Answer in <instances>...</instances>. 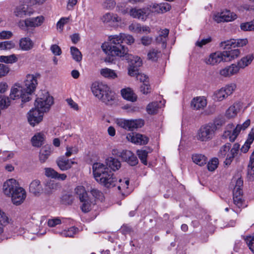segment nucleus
Returning <instances> with one entry per match:
<instances>
[{"label":"nucleus","mask_w":254,"mask_h":254,"mask_svg":"<svg viewBox=\"0 0 254 254\" xmlns=\"http://www.w3.org/2000/svg\"><path fill=\"white\" fill-rule=\"evenodd\" d=\"M249 249L254 253V235L246 236L244 238Z\"/></svg>","instance_id":"58"},{"label":"nucleus","mask_w":254,"mask_h":254,"mask_svg":"<svg viewBox=\"0 0 254 254\" xmlns=\"http://www.w3.org/2000/svg\"><path fill=\"white\" fill-rule=\"evenodd\" d=\"M248 43L247 39H231L221 42V47L224 49H229L230 47L235 48L236 47H243Z\"/></svg>","instance_id":"19"},{"label":"nucleus","mask_w":254,"mask_h":254,"mask_svg":"<svg viewBox=\"0 0 254 254\" xmlns=\"http://www.w3.org/2000/svg\"><path fill=\"white\" fill-rule=\"evenodd\" d=\"M45 135L43 132L36 133L31 138V142L32 145L36 147H40L44 142Z\"/></svg>","instance_id":"30"},{"label":"nucleus","mask_w":254,"mask_h":254,"mask_svg":"<svg viewBox=\"0 0 254 254\" xmlns=\"http://www.w3.org/2000/svg\"><path fill=\"white\" fill-rule=\"evenodd\" d=\"M122 36L123 42H125L128 45H130L134 42V39L130 35L122 33Z\"/></svg>","instance_id":"60"},{"label":"nucleus","mask_w":254,"mask_h":254,"mask_svg":"<svg viewBox=\"0 0 254 254\" xmlns=\"http://www.w3.org/2000/svg\"><path fill=\"white\" fill-rule=\"evenodd\" d=\"M129 13L133 18L140 19L142 20L145 19L146 11L145 9H137L133 8L130 9Z\"/></svg>","instance_id":"37"},{"label":"nucleus","mask_w":254,"mask_h":254,"mask_svg":"<svg viewBox=\"0 0 254 254\" xmlns=\"http://www.w3.org/2000/svg\"><path fill=\"white\" fill-rule=\"evenodd\" d=\"M28 6L25 3L20 4L17 6L14 10V15L20 18L23 17L28 14Z\"/></svg>","instance_id":"36"},{"label":"nucleus","mask_w":254,"mask_h":254,"mask_svg":"<svg viewBox=\"0 0 254 254\" xmlns=\"http://www.w3.org/2000/svg\"><path fill=\"white\" fill-rule=\"evenodd\" d=\"M248 176L251 180L254 179V155H252L250 158V163L248 168Z\"/></svg>","instance_id":"46"},{"label":"nucleus","mask_w":254,"mask_h":254,"mask_svg":"<svg viewBox=\"0 0 254 254\" xmlns=\"http://www.w3.org/2000/svg\"><path fill=\"white\" fill-rule=\"evenodd\" d=\"M251 120L247 119L243 124H238L236 127L232 123L228 124L225 127L222 135L224 139H228L231 142H234L242 130H245L250 125Z\"/></svg>","instance_id":"4"},{"label":"nucleus","mask_w":254,"mask_h":254,"mask_svg":"<svg viewBox=\"0 0 254 254\" xmlns=\"http://www.w3.org/2000/svg\"><path fill=\"white\" fill-rule=\"evenodd\" d=\"M217 127L215 124L209 123L201 127L197 131L196 138L202 142H207L215 136Z\"/></svg>","instance_id":"5"},{"label":"nucleus","mask_w":254,"mask_h":254,"mask_svg":"<svg viewBox=\"0 0 254 254\" xmlns=\"http://www.w3.org/2000/svg\"><path fill=\"white\" fill-rule=\"evenodd\" d=\"M100 73L102 76L109 79L114 80L118 77V73L115 70L108 67L101 68Z\"/></svg>","instance_id":"31"},{"label":"nucleus","mask_w":254,"mask_h":254,"mask_svg":"<svg viewBox=\"0 0 254 254\" xmlns=\"http://www.w3.org/2000/svg\"><path fill=\"white\" fill-rule=\"evenodd\" d=\"M92 170L96 181L104 187L111 188L117 184V178L105 164L95 163L92 165Z\"/></svg>","instance_id":"1"},{"label":"nucleus","mask_w":254,"mask_h":254,"mask_svg":"<svg viewBox=\"0 0 254 254\" xmlns=\"http://www.w3.org/2000/svg\"><path fill=\"white\" fill-rule=\"evenodd\" d=\"M242 108L240 103H235L229 107L225 113V116L228 119L235 118Z\"/></svg>","instance_id":"26"},{"label":"nucleus","mask_w":254,"mask_h":254,"mask_svg":"<svg viewBox=\"0 0 254 254\" xmlns=\"http://www.w3.org/2000/svg\"><path fill=\"white\" fill-rule=\"evenodd\" d=\"M115 123L120 127L128 130L141 127L144 125V121L141 119L126 120L125 119H117Z\"/></svg>","instance_id":"8"},{"label":"nucleus","mask_w":254,"mask_h":254,"mask_svg":"<svg viewBox=\"0 0 254 254\" xmlns=\"http://www.w3.org/2000/svg\"><path fill=\"white\" fill-rule=\"evenodd\" d=\"M18 55L12 54L9 56H0V62L6 64H13L18 61Z\"/></svg>","instance_id":"40"},{"label":"nucleus","mask_w":254,"mask_h":254,"mask_svg":"<svg viewBox=\"0 0 254 254\" xmlns=\"http://www.w3.org/2000/svg\"><path fill=\"white\" fill-rule=\"evenodd\" d=\"M254 59V56L253 54H250L242 57L241 60L237 62V64H236L239 70L240 71V69H244L250 65Z\"/></svg>","instance_id":"28"},{"label":"nucleus","mask_w":254,"mask_h":254,"mask_svg":"<svg viewBox=\"0 0 254 254\" xmlns=\"http://www.w3.org/2000/svg\"><path fill=\"white\" fill-rule=\"evenodd\" d=\"M10 221L5 213L0 209V235L3 233L4 227L9 224Z\"/></svg>","instance_id":"39"},{"label":"nucleus","mask_w":254,"mask_h":254,"mask_svg":"<svg viewBox=\"0 0 254 254\" xmlns=\"http://www.w3.org/2000/svg\"><path fill=\"white\" fill-rule=\"evenodd\" d=\"M219 164L218 159L214 158L211 159L208 163L207 167L209 171H214L217 167Z\"/></svg>","instance_id":"54"},{"label":"nucleus","mask_w":254,"mask_h":254,"mask_svg":"<svg viewBox=\"0 0 254 254\" xmlns=\"http://www.w3.org/2000/svg\"><path fill=\"white\" fill-rule=\"evenodd\" d=\"M169 30L168 29L161 30L158 32V36L156 38L157 43L162 44V47H166V44L168 40Z\"/></svg>","instance_id":"33"},{"label":"nucleus","mask_w":254,"mask_h":254,"mask_svg":"<svg viewBox=\"0 0 254 254\" xmlns=\"http://www.w3.org/2000/svg\"><path fill=\"white\" fill-rule=\"evenodd\" d=\"M13 203L16 205H19L23 202L26 197L25 190L22 187H19L10 195Z\"/></svg>","instance_id":"16"},{"label":"nucleus","mask_w":254,"mask_h":254,"mask_svg":"<svg viewBox=\"0 0 254 254\" xmlns=\"http://www.w3.org/2000/svg\"><path fill=\"white\" fill-rule=\"evenodd\" d=\"M161 52L156 49H150L147 54V59L152 61H156L160 57Z\"/></svg>","instance_id":"47"},{"label":"nucleus","mask_w":254,"mask_h":254,"mask_svg":"<svg viewBox=\"0 0 254 254\" xmlns=\"http://www.w3.org/2000/svg\"><path fill=\"white\" fill-rule=\"evenodd\" d=\"M70 50L73 59L77 62H80L82 60V56L79 50L75 47H71Z\"/></svg>","instance_id":"45"},{"label":"nucleus","mask_w":254,"mask_h":254,"mask_svg":"<svg viewBox=\"0 0 254 254\" xmlns=\"http://www.w3.org/2000/svg\"><path fill=\"white\" fill-rule=\"evenodd\" d=\"M9 96L10 99L12 100L21 98L22 101L24 102L29 101L30 99V95L25 92L24 88L16 84L11 88Z\"/></svg>","instance_id":"11"},{"label":"nucleus","mask_w":254,"mask_h":254,"mask_svg":"<svg viewBox=\"0 0 254 254\" xmlns=\"http://www.w3.org/2000/svg\"><path fill=\"white\" fill-rule=\"evenodd\" d=\"M43 115L42 112L36 108H32L28 113V122L31 126L34 127L43 120Z\"/></svg>","instance_id":"14"},{"label":"nucleus","mask_w":254,"mask_h":254,"mask_svg":"<svg viewBox=\"0 0 254 254\" xmlns=\"http://www.w3.org/2000/svg\"><path fill=\"white\" fill-rule=\"evenodd\" d=\"M50 50L55 56H60L62 53L61 48L57 44L52 45Z\"/></svg>","instance_id":"64"},{"label":"nucleus","mask_w":254,"mask_h":254,"mask_svg":"<svg viewBox=\"0 0 254 254\" xmlns=\"http://www.w3.org/2000/svg\"><path fill=\"white\" fill-rule=\"evenodd\" d=\"M74 193L78 196L80 201H83L88 197L86 190L82 186H77L74 189Z\"/></svg>","instance_id":"42"},{"label":"nucleus","mask_w":254,"mask_h":254,"mask_svg":"<svg viewBox=\"0 0 254 254\" xmlns=\"http://www.w3.org/2000/svg\"><path fill=\"white\" fill-rule=\"evenodd\" d=\"M103 50L109 55L118 57H126L127 59L128 56V49L122 45H103L102 46Z\"/></svg>","instance_id":"7"},{"label":"nucleus","mask_w":254,"mask_h":254,"mask_svg":"<svg viewBox=\"0 0 254 254\" xmlns=\"http://www.w3.org/2000/svg\"><path fill=\"white\" fill-rule=\"evenodd\" d=\"M254 140V126L252 128L250 132H249L248 138L246 141L245 144L242 146L240 150L243 153H246L248 151L250 148L251 144Z\"/></svg>","instance_id":"34"},{"label":"nucleus","mask_w":254,"mask_h":254,"mask_svg":"<svg viewBox=\"0 0 254 254\" xmlns=\"http://www.w3.org/2000/svg\"><path fill=\"white\" fill-rule=\"evenodd\" d=\"M90 193L96 199L102 200L103 198L102 192L96 189H91L90 190Z\"/></svg>","instance_id":"63"},{"label":"nucleus","mask_w":254,"mask_h":254,"mask_svg":"<svg viewBox=\"0 0 254 254\" xmlns=\"http://www.w3.org/2000/svg\"><path fill=\"white\" fill-rule=\"evenodd\" d=\"M10 105V101L8 97L5 96L0 97V108L1 109L7 108Z\"/></svg>","instance_id":"57"},{"label":"nucleus","mask_w":254,"mask_h":254,"mask_svg":"<svg viewBox=\"0 0 254 254\" xmlns=\"http://www.w3.org/2000/svg\"><path fill=\"white\" fill-rule=\"evenodd\" d=\"M44 21L43 16H38L35 17H30L25 20H20L17 23L18 26L22 30L28 28H36L40 26Z\"/></svg>","instance_id":"10"},{"label":"nucleus","mask_w":254,"mask_h":254,"mask_svg":"<svg viewBox=\"0 0 254 254\" xmlns=\"http://www.w3.org/2000/svg\"><path fill=\"white\" fill-rule=\"evenodd\" d=\"M122 33L119 35H111L109 37V43L104 45H122L123 43Z\"/></svg>","instance_id":"43"},{"label":"nucleus","mask_w":254,"mask_h":254,"mask_svg":"<svg viewBox=\"0 0 254 254\" xmlns=\"http://www.w3.org/2000/svg\"><path fill=\"white\" fill-rule=\"evenodd\" d=\"M126 138L128 141L139 145L146 144L149 140L148 138L145 135L133 132L128 133L127 135Z\"/></svg>","instance_id":"17"},{"label":"nucleus","mask_w":254,"mask_h":254,"mask_svg":"<svg viewBox=\"0 0 254 254\" xmlns=\"http://www.w3.org/2000/svg\"><path fill=\"white\" fill-rule=\"evenodd\" d=\"M236 88L237 85L235 83H232L227 84L221 89L215 91L213 95V99L216 101H222L232 95Z\"/></svg>","instance_id":"9"},{"label":"nucleus","mask_w":254,"mask_h":254,"mask_svg":"<svg viewBox=\"0 0 254 254\" xmlns=\"http://www.w3.org/2000/svg\"><path fill=\"white\" fill-rule=\"evenodd\" d=\"M80 202L82 203L80 207L83 212H88L91 210V203L88 197L85 198L83 201H80Z\"/></svg>","instance_id":"52"},{"label":"nucleus","mask_w":254,"mask_h":254,"mask_svg":"<svg viewBox=\"0 0 254 254\" xmlns=\"http://www.w3.org/2000/svg\"><path fill=\"white\" fill-rule=\"evenodd\" d=\"M138 158L141 160V162L144 165L147 164V157L148 155V152L145 150L140 149L138 150L136 152Z\"/></svg>","instance_id":"53"},{"label":"nucleus","mask_w":254,"mask_h":254,"mask_svg":"<svg viewBox=\"0 0 254 254\" xmlns=\"http://www.w3.org/2000/svg\"><path fill=\"white\" fill-rule=\"evenodd\" d=\"M236 18L237 15L235 13L227 10L216 13L213 15V19L217 23L232 21Z\"/></svg>","instance_id":"15"},{"label":"nucleus","mask_w":254,"mask_h":254,"mask_svg":"<svg viewBox=\"0 0 254 254\" xmlns=\"http://www.w3.org/2000/svg\"><path fill=\"white\" fill-rule=\"evenodd\" d=\"M239 72V70L236 64H233L220 69L219 74L224 77H229L237 74Z\"/></svg>","instance_id":"22"},{"label":"nucleus","mask_w":254,"mask_h":254,"mask_svg":"<svg viewBox=\"0 0 254 254\" xmlns=\"http://www.w3.org/2000/svg\"><path fill=\"white\" fill-rule=\"evenodd\" d=\"M129 181L127 179H124L123 180L120 179L119 181V185L118 186V189L121 191L127 192V190L128 188Z\"/></svg>","instance_id":"49"},{"label":"nucleus","mask_w":254,"mask_h":254,"mask_svg":"<svg viewBox=\"0 0 254 254\" xmlns=\"http://www.w3.org/2000/svg\"><path fill=\"white\" fill-rule=\"evenodd\" d=\"M40 76L39 73L29 74L26 76L24 81V90L31 95L36 89L38 84L37 79Z\"/></svg>","instance_id":"12"},{"label":"nucleus","mask_w":254,"mask_h":254,"mask_svg":"<svg viewBox=\"0 0 254 254\" xmlns=\"http://www.w3.org/2000/svg\"><path fill=\"white\" fill-rule=\"evenodd\" d=\"M91 91L96 97L107 105H113L117 102L116 94L105 83H93Z\"/></svg>","instance_id":"2"},{"label":"nucleus","mask_w":254,"mask_h":254,"mask_svg":"<svg viewBox=\"0 0 254 254\" xmlns=\"http://www.w3.org/2000/svg\"><path fill=\"white\" fill-rule=\"evenodd\" d=\"M54 104V98L48 92L44 91L35 102V108L42 113L48 112Z\"/></svg>","instance_id":"6"},{"label":"nucleus","mask_w":254,"mask_h":254,"mask_svg":"<svg viewBox=\"0 0 254 254\" xmlns=\"http://www.w3.org/2000/svg\"><path fill=\"white\" fill-rule=\"evenodd\" d=\"M116 2L113 0H104L102 6L103 8L107 10H112L114 8Z\"/></svg>","instance_id":"55"},{"label":"nucleus","mask_w":254,"mask_h":254,"mask_svg":"<svg viewBox=\"0 0 254 254\" xmlns=\"http://www.w3.org/2000/svg\"><path fill=\"white\" fill-rule=\"evenodd\" d=\"M121 94L124 99L134 102L137 99V96L132 89L129 87L124 88L121 90Z\"/></svg>","instance_id":"32"},{"label":"nucleus","mask_w":254,"mask_h":254,"mask_svg":"<svg viewBox=\"0 0 254 254\" xmlns=\"http://www.w3.org/2000/svg\"><path fill=\"white\" fill-rule=\"evenodd\" d=\"M207 64L214 65H217L221 62H224V58L223 51H217L209 55L208 58L205 60Z\"/></svg>","instance_id":"18"},{"label":"nucleus","mask_w":254,"mask_h":254,"mask_svg":"<svg viewBox=\"0 0 254 254\" xmlns=\"http://www.w3.org/2000/svg\"><path fill=\"white\" fill-rule=\"evenodd\" d=\"M160 106L158 102H152L147 106V112L149 114H156Z\"/></svg>","instance_id":"50"},{"label":"nucleus","mask_w":254,"mask_h":254,"mask_svg":"<svg viewBox=\"0 0 254 254\" xmlns=\"http://www.w3.org/2000/svg\"><path fill=\"white\" fill-rule=\"evenodd\" d=\"M29 192L35 196L40 195L43 191L40 181L38 179L33 180L29 184Z\"/></svg>","instance_id":"23"},{"label":"nucleus","mask_w":254,"mask_h":254,"mask_svg":"<svg viewBox=\"0 0 254 254\" xmlns=\"http://www.w3.org/2000/svg\"><path fill=\"white\" fill-rule=\"evenodd\" d=\"M121 158L131 166H134L138 163V160L136 156L129 150H123L122 152Z\"/></svg>","instance_id":"25"},{"label":"nucleus","mask_w":254,"mask_h":254,"mask_svg":"<svg viewBox=\"0 0 254 254\" xmlns=\"http://www.w3.org/2000/svg\"><path fill=\"white\" fill-rule=\"evenodd\" d=\"M192 159L193 162L199 166H203L206 164V157L202 154H195L192 155Z\"/></svg>","instance_id":"44"},{"label":"nucleus","mask_w":254,"mask_h":254,"mask_svg":"<svg viewBox=\"0 0 254 254\" xmlns=\"http://www.w3.org/2000/svg\"><path fill=\"white\" fill-rule=\"evenodd\" d=\"M74 163V162L64 158H60L57 161V165L62 171L70 169Z\"/></svg>","instance_id":"35"},{"label":"nucleus","mask_w":254,"mask_h":254,"mask_svg":"<svg viewBox=\"0 0 254 254\" xmlns=\"http://www.w3.org/2000/svg\"><path fill=\"white\" fill-rule=\"evenodd\" d=\"M78 152V148L77 146H67L65 155L68 157L72 154H76Z\"/></svg>","instance_id":"56"},{"label":"nucleus","mask_w":254,"mask_h":254,"mask_svg":"<svg viewBox=\"0 0 254 254\" xmlns=\"http://www.w3.org/2000/svg\"><path fill=\"white\" fill-rule=\"evenodd\" d=\"M9 71L10 68L8 65L0 63V77H2L7 75Z\"/></svg>","instance_id":"59"},{"label":"nucleus","mask_w":254,"mask_h":254,"mask_svg":"<svg viewBox=\"0 0 254 254\" xmlns=\"http://www.w3.org/2000/svg\"><path fill=\"white\" fill-rule=\"evenodd\" d=\"M240 144L238 143H234L231 147V143L227 142L220 147L218 156L220 158L226 157L224 163L226 165H229L240 152Z\"/></svg>","instance_id":"3"},{"label":"nucleus","mask_w":254,"mask_h":254,"mask_svg":"<svg viewBox=\"0 0 254 254\" xmlns=\"http://www.w3.org/2000/svg\"><path fill=\"white\" fill-rule=\"evenodd\" d=\"M127 60H129V66L128 68V74L130 76H137L139 74L138 67L142 64V60L137 56H133L131 55L128 56Z\"/></svg>","instance_id":"13"},{"label":"nucleus","mask_w":254,"mask_h":254,"mask_svg":"<svg viewBox=\"0 0 254 254\" xmlns=\"http://www.w3.org/2000/svg\"><path fill=\"white\" fill-rule=\"evenodd\" d=\"M59 184L53 181L48 182L45 185V191L47 193H50L52 191L57 190L59 188Z\"/></svg>","instance_id":"48"},{"label":"nucleus","mask_w":254,"mask_h":254,"mask_svg":"<svg viewBox=\"0 0 254 254\" xmlns=\"http://www.w3.org/2000/svg\"><path fill=\"white\" fill-rule=\"evenodd\" d=\"M141 25L137 23H131L128 26V29L129 31L136 33H141V29H140Z\"/></svg>","instance_id":"61"},{"label":"nucleus","mask_w":254,"mask_h":254,"mask_svg":"<svg viewBox=\"0 0 254 254\" xmlns=\"http://www.w3.org/2000/svg\"><path fill=\"white\" fill-rule=\"evenodd\" d=\"M207 105V100L204 97H196L191 102V107L194 110L203 109Z\"/></svg>","instance_id":"29"},{"label":"nucleus","mask_w":254,"mask_h":254,"mask_svg":"<svg viewBox=\"0 0 254 254\" xmlns=\"http://www.w3.org/2000/svg\"><path fill=\"white\" fill-rule=\"evenodd\" d=\"M101 21L105 24H112L120 22L122 19L117 14L113 13L107 12L102 16Z\"/></svg>","instance_id":"27"},{"label":"nucleus","mask_w":254,"mask_h":254,"mask_svg":"<svg viewBox=\"0 0 254 254\" xmlns=\"http://www.w3.org/2000/svg\"><path fill=\"white\" fill-rule=\"evenodd\" d=\"M19 187L18 182L14 179H10L7 180L3 185V191L4 193L9 196Z\"/></svg>","instance_id":"20"},{"label":"nucleus","mask_w":254,"mask_h":254,"mask_svg":"<svg viewBox=\"0 0 254 254\" xmlns=\"http://www.w3.org/2000/svg\"><path fill=\"white\" fill-rule=\"evenodd\" d=\"M51 153V148L49 146H44L41 149L39 160L41 162H45Z\"/></svg>","instance_id":"41"},{"label":"nucleus","mask_w":254,"mask_h":254,"mask_svg":"<svg viewBox=\"0 0 254 254\" xmlns=\"http://www.w3.org/2000/svg\"><path fill=\"white\" fill-rule=\"evenodd\" d=\"M105 165L107 167L109 166L113 171L118 170L121 167V162L117 159L110 157L106 160Z\"/></svg>","instance_id":"38"},{"label":"nucleus","mask_w":254,"mask_h":254,"mask_svg":"<svg viewBox=\"0 0 254 254\" xmlns=\"http://www.w3.org/2000/svg\"><path fill=\"white\" fill-rule=\"evenodd\" d=\"M34 42L29 37H22L19 40V49L22 51H29L34 47Z\"/></svg>","instance_id":"21"},{"label":"nucleus","mask_w":254,"mask_h":254,"mask_svg":"<svg viewBox=\"0 0 254 254\" xmlns=\"http://www.w3.org/2000/svg\"><path fill=\"white\" fill-rule=\"evenodd\" d=\"M78 229L74 227L69 228L68 230H65L60 233L62 236L72 237L77 233Z\"/></svg>","instance_id":"51"},{"label":"nucleus","mask_w":254,"mask_h":254,"mask_svg":"<svg viewBox=\"0 0 254 254\" xmlns=\"http://www.w3.org/2000/svg\"><path fill=\"white\" fill-rule=\"evenodd\" d=\"M58 172L51 168H45V175L46 177L51 178H55Z\"/></svg>","instance_id":"62"},{"label":"nucleus","mask_w":254,"mask_h":254,"mask_svg":"<svg viewBox=\"0 0 254 254\" xmlns=\"http://www.w3.org/2000/svg\"><path fill=\"white\" fill-rule=\"evenodd\" d=\"M230 47L229 49L223 51L224 58V62H229L238 58L240 55V51L238 49H232Z\"/></svg>","instance_id":"24"}]
</instances>
